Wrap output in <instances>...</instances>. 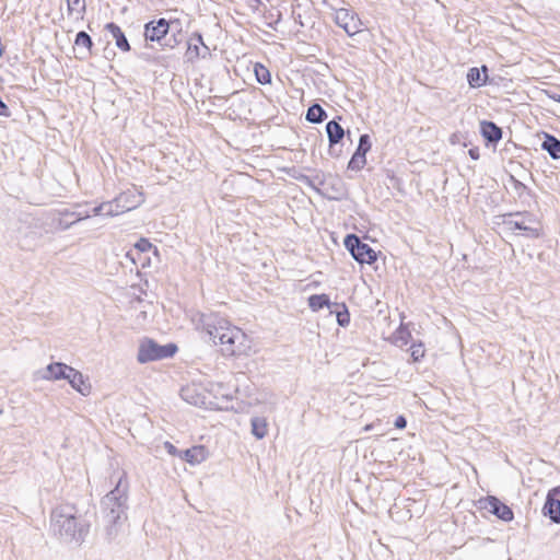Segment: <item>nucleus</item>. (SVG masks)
Instances as JSON below:
<instances>
[{
  "mask_svg": "<svg viewBox=\"0 0 560 560\" xmlns=\"http://www.w3.org/2000/svg\"><path fill=\"white\" fill-rule=\"evenodd\" d=\"M67 381L71 385V387L81 395L89 396L91 394V384L83 376V374L80 371L75 370L74 368H72Z\"/></svg>",
  "mask_w": 560,
  "mask_h": 560,
  "instance_id": "obj_15",
  "label": "nucleus"
},
{
  "mask_svg": "<svg viewBox=\"0 0 560 560\" xmlns=\"http://www.w3.org/2000/svg\"><path fill=\"white\" fill-rule=\"evenodd\" d=\"M544 510L555 523L560 524V486L548 492Z\"/></svg>",
  "mask_w": 560,
  "mask_h": 560,
  "instance_id": "obj_12",
  "label": "nucleus"
},
{
  "mask_svg": "<svg viewBox=\"0 0 560 560\" xmlns=\"http://www.w3.org/2000/svg\"><path fill=\"white\" fill-rule=\"evenodd\" d=\"M106 30L112 34L116 42V46L119 49L124 51H128L130 49L129 43L118 25L115 23H108L106 24Z\"/></svg>",
  "mask_w": 560,
  "mask_h": 560,
  "instance_id": "obj_18",
  "label": "nucleus"
},
{
  "mask_svg": "<svg viewBox=\"0 0 560 560\" xmlns=\"http://www.w3.org/2000/svg\"><path fill=\"white\" fill-rule=\"evenodd\" d=\"M469 155L474 159V160H477L478 159V153L476 152V150H469Z\"/></svg>",
  "mask_w": 560,
  "mask_h": 560,
  "instance_id": "obj_39",
  "label": "nucleus"
},
{
  "mask_svg": "<svg viewBox=\"0 0 560 560\" xmlns=\"http://www.w3.org/2000/svg\"><path fill=\"white\" fill-rule=\"evenodd\" d=\"M411 337V334L408 329L400 326L394 334H393V342L398 347H404L408 343L409 339Z\"/></svg>",
  "mask_w": 560,
  "mask_h": 560,
  "instance_id": "obj_28",
  "label": "nucleus"
},
{
  "mask_svg": "<svg viewBox=\"0 0 560 560\" xmlns=\"http://www.w3.org/2000/svg\"><path fill=\"white\" fill-rule=\"evenodd\" d=\"M153 248L151 242L147 238H140L136 244L135 248L127 253V257L136 264L137 260H140V255L147 253Z\"/></svg>",
  "mask_w": 560,
  "mask_h": 560,
  "instance_id": "obj_21",
  "label": "nucleus"
},
{
  "mask_svg": "<svg viewBox=\"0 0 560 560\" xmlns=\"http://www.w3.org/2000/svg\"><path fill=\"white\" fill-rule=\"evenodd\" d=\"M410 352H411V358L415 362L420 361L425 354V349H424L423 343H421V342L413 343L410 348Z\"/></svg>",
  "mask_w": 560,
  "mask_h": 560,
  "instance_id": "obj_33",
  "label": "nucleus"
},
{
  "mask_svg": "<svg viewBox=\"0 0 560 560\" xmlns=\"http://www.w3.org/2000/svg\"><path fill=\"white\" fill-rule=\"evenodd\" d=\"M75 45L78 47L90 49L92 46V39L85 32H79L75 37Z\"/></svg>",
  "mask_w": 560,
  "mask_h": 560,
  "instance_id": "obj_34",
  "label": "nucleus"
},
{
  "mask_svg": "<svg viewBox=\"0 0 560 560\" xmlns=\"http://www.w3.org/2000/svg\"><path fill=\"white\" fill-rule=\"evenodd\" d=\"M252 434L257 439L261 440L268 434V421L264 417H254L250 420Z\"/></svg>",
  "mask_w": 560,
  "mask_h": 560,
  "instance_id": "obj_19",
  "label": "nucleus"
},
{
  "mask_svg": "<svg viewBox=\"0 0 560 560\" xmlns=\"http://www.w3.org/2000/svg\"><path fill=\"white\" fill-rule=\"evenodd\" d=\"M254 71H255L256 79L259 83H261V84L270 83L271 75H270L269 70L266 67H264L260 63H256Z\"/></svg>",
  "mask_w": 560,
  "mask_h": 560,
  "instance_id": "obj_30",
  "label": "nucleus"
},
{
  "mask_svg": "<svg viewBox=\"0 0 560 560\" xmlns=\"http://www.w3.org/2000/svg\"><path fill=\"white\" fill-rule=\"evenodd\" d=\"M481 506L502 521L510 522L513 520L514 515L512 510L495 497H488L481 501Z\"/></svg>",
  "mask_w": 560,
  "mask_h": 560,
  "instance_id": "obj_11",
  "label": "nucleus"
},
{
  "mask_svg": "<svg viewBox=\"0 0 560 560\" xmlns=\"http://www.w3.org/2000/svg\"><path fill=\"white\" fill-rule=\"evenodd\" d=\"M72 366L62 363V362H52L48 364L45 369L38 372L39 378L44 381H61L69 377L71 373Z\"/></svg>",
  "mask_w": 560,
  "mask_h": 560,
  "instance_id": "obj_9",
  "label": "nucleus"
},
{
  "mask_svg": "<svg viewBox=\"0 0 560 560\" xmlns=\"http://www.w3.org/2000/svg\"><path fill=\"white\" fill-rule=\"evenodd\" d=\"M122 479L120 478L116 488L110 491L103 500L105 510H108L109 522L116 523L125 514L127 501V487H122Z\"/></svg>",
  "mask_w": 560,
  "mask_h": 560,
  "instance_id": "obj_5",
  "label": "nucleus"
},
{
  "mask_svg": "<svg viewBox=\"0 0 560 560\" xmlns=\"http://www.w3.org/2000/svg\"><path fill=\"white\" fill-rule=\"evenodd\" d=\"M371 427H372L371 424H368V425H365L364 430L369 431L371 429Z\"/></svg>",
  "mask_w": 560,
  "mask_h": 560,
  "instance_id": "obj_41",
  "label": "nucleus"
},
{
  "mask_svg": "<svg viewBox=\"0 0 560 560\" xmlns=\"http://www.w3.org/2000/svg\"><path fill=\"white\" fill-rule=\"evenodd\" d=\"M94 215H104V217H117L122 214V210L117 202V199L114 198L110 201H105L94 207L92 210Z\"/></svg>",
  "mask_w": 560,
  "mask_h": 560,
  "instance_id": "obj_17",
  "label": "nucleus"
},
{
  "mask_svg": "<svg viewBox=\"0 0 560 560\" xmlns=\"http://www.w3.org/2000/svg\"><path fill=\"white\" fill-rule=\"evenodd\" d=\"M504 225L511 232L516 230L525 232V235L532 238H538L541 234L539 221L529 213L508 214L503 220Z\"/></svg>",
  "mask_w": 560,
  "mask_h": 560,
  "instance_id": "obj_3",
  "label": "nucleus"
},
{
  "mask_svg": "<svg viewBox=\"0 0 560 560\" xmlns=\"http://www.w3.org/2000/svg\"><path fill=\"white\" fill-rule=\"evenodd\" d=\"M406 424H407V421H406V419L402 416H399V417L396 418L395 427L397 429H404V428H406Z\"/></svg>",
  "mask_w": 560,
  "mask_h": 560,
  "instance_id": "obj_38",
  "label": "nucleus"
},
{
  "mask_svg": "<svg viewBox=\"0 0 560 560\" xmlns=\"http://www.w3.org/2000/svg\"><path fill=\"white\" fill-rule=\"evenodd\" d=\"M337 322L340 326L346 327L350 323V315L347 308L337 313Z\"/></svg>",
  "mask_w": 560,
  "mask_h": 560,
  "instance_id": "obj_35",
  "label": "nucleus"
},
{
  "mask_svg": "<svg viewBox=\"0 0 560 560\" xmlns=\"http://www.w3.org/2000/svg\"><path fill=\"white\" fill-rule=\"evenodd\" d=\"M68 15L73 20H80L85 12V0H67Z\"/></svg>",
  "mask_w": 560,
  "mask_h": 560,
  "instance_id": "obj_24",
  "label": "nucleus"
},
{
  "mask_svg": "<svg viewBox=\"0 0 560 560\" xmlns=\"http://www.w3.org/2000/svg\"><path fill=\"white\" fill-rule=\"evenodd\" d=\"M366 163V159L364 156H362V154H357L354 153L348 164V167L350 170H361Z\"/></svg>",
  "mask_w": 560,
  "mask_h": 560,
  "instance_id": "obj_32",
  "label": "nucleus"
},
{
  "mask_svg": "<svg viewBox=\"0 0 560 560\" xmlns=\"http://www.w3.org/2000/svg\"><path fill=\"white\" fill-rule=\"evenodd\" d=\"M71 215L75 217V220L72 223L66 225L65 229H68L70 225H72L75 222L89 219L91 217V213L89 211H84V212L80 211V212H71Z\"/></svg>",
  "mask_w": 560,
  "mask_h": 560,
  "instance_id": "obj_36",
  "label": "nucleus"
},
{
  "mask_svg": "<svg viewBox=\"0 0 560 560\" xmlns=\"http://www.w3.org/2000/svg\"><path fill=\"white\" fill-rule=\"evenodd\" d=\"M550 97L560 103V95H551Z\"/></svg>",
  "mask_w": 560,
  "mask_h": 560,
  "instance_id": "obj_40",
  "label": "nucleus"
},
{
  "mask_svg": "<svg viewBox=\"0 0 560 560\" xmlns=\"http://www.w3.org/2000/svg\"><path fill=\"white\" fill-rule=\"evenodd\" d=\"M164 448L170 455L180 457L182 452L178 451L171 442H164Z\"/></svg>",
  "mask_w": 560,
  "mask_h": 560,
  "instance_id": "obj_37",
  "label": "nucleus"
},
{
  "mask_svg": "<svg viewBox=\"0 0 560 560\" xmlns=\"http://www.w3.org/2000/svg\"><path fill=\"white\" fill-rule=\"evenodd\" d=\"M180 395L183 399L190 405L202 407L206 409L220 408L219 404L211 400L206 390L197 384H190L183 387Z\"/></svg>",
  "mask_w": 560,
  "mask_h": 560,
  "instance_id": "obj_7",
  "label": "nucleus"
},
{
  "mask_svg": "<svg viewBox=\"0 0 560 560\" xmlns=\"http://www.w3.org/2000/svg\"><path fill=\"white\" fill-rule=\"evenodd\" d=\"M326 132L330 144L338 143L345 135L343 128L335 120H331L326 125Z\"/></svg>",
  "mask_w": 560,
  "mask_h": 560,
  "instance_id": "obj_25",
  "label": "nucleus"
},
{
  "mask_svg": "<svg viewBox=\"0 0 560 560\" xmlns=\"http://www.w3.org/2000/svg\"><path fill=\"white\" fill-rule=\"evenodd\" d=\"M331 303L326 294H313L308 298V306L313 312H317L323 307H330Z\"/></svg>",
  "mask_w": 560,
  "mask_h": 560,
  "instance_id": "obj_26",
  "label": "nucleus"
},
{
  "mask_svg": "<svg viewBox=\"0 0 560 560\" xmlns=\"http://www.w3.org/2000/svg\"><path fill=\"white\" fill-rule=\"evenodd\" d=\"M481 133L490 142H498L502 137L501 129L491 121L481 122Z\"/></svg>",
  "mask_w": 560,
  "mask_h": 560,
  "instance_id": "obj_20",
  "label": "nucleus"
},
{
  "mask_svg": "<svg viewBox=\"0 0 560 560\" xmlns=\"http://www.w3.org/2000/svg\"><path fill=\"white\" fill-rule=\"evenodd\" d=\"M209 337L214 345L220 347L224 357H248L255 353L253 339L240 327L224 318L215 320V325L209 328Z\"/></svg>",
  "mask_w": 560,
  "mask_h": 560,
  "instance_id": "obj_1",
  "label": "nucleus"
},
{
  "mask_svg": "<svg viewBox=\"0 0 560 560\" xmlns=\"http://www.w3.org/2000/svg\"><path fill=\"white\" fill-rule=\"evenodd\" d=\"M209 456L207 448L203 445H196L185 450L180 454V458L190 465H198L205 462Z\"/></svg>",
  "mask_w": 560,
  "mask_h": 560,
  "instance_id": "obj_16",
  "label": "nucleus"
},
{
  "mask_svg": "<svg viewBox=\"0 0 560 560\" xmlns=\"http://www.w3.org/2000/svg\"><path fill=\"white\" fill-rule=\"evenodd\" d=\"M335 22L338 26L343 28L349 36H353L362 30V22L357 13L346 8L336 10Z\"/></svg>",
  "mask_w": 560,
  "mask_h": 560,
  "instance_id": "obj_8",
  "label": "nucleus"
},
{
  "mask_svg": "<svg viewBox=\"0 0 560 560\" xmlns=\"http://www.w3.org/2000/svg\"><path fill=\"white\" fill-rule=\"evenodd\" d=\"M370 149H371V141H370L369 135H362L359 140L358 149L354 153H357V154L361 153L362 156L365 158V154L370 151Z\"/></svg>",
  "mask_w": 560,
  "mask_h": 560,
  "instance_id": "obj_31",
  "label": "nucleus"
},
{
  "mask_svg": "<svg viewBox=\"0 0 560 560\" xmlns=\"http://www.w3.org/2000/svg\"><path fill=\"white\" fill-rule=\"evenodd\" d=\"M170 24L165 19H160L158 22H150L145 25V38L149 40L162 39L168 31Z\"/></svg>",
  "mask_w": 560,
  "mask_h": 560,
  "instance_id": "obj_14",
  "label": "nucleus"
},
{
  "mask_svg": "<svg viewBox=\"0 0 560 560\" xmlns=\"http://www.w3.org/2000/svg\"><path fill=\"white\" fill-rule=\"evenodd\" d=\"M541 148L547 151L552 159H560V140L557 138L546 135Z\"/></svg>",
  "mask_w": 560,
  "mask_h": 560,
  "instance_id": "obj_23",
  "label": "nucleus"
},
{
  "mask_svg": "<svg viewBox=\"0 0 560 560\" xmlns=\"http://www.w3.org/2000/svg\"><path fill=\"white\" fill-rule=\"evenodd\" d=\"M51 528L60 540L81 545L89 533L88 523L72 504H60L51 512Z\"/></svg>",
  "mask_w": 560,
  "mask_h": 560,
  "instance_id": "obj_2",
  "label": "nucleus"
},
{
  "mask_svg": "<svg viewBox=\"0 0 560 560\" xmlns=\"http://www.w3.org/2000/svg\"><path fill=\"white\" fill-rule=\"evenodd\" d=\"M209 55V48L203 44L201 35L197 34L188 42L185 57L188 61H195L197 58H205Z\"/></svg>",
  "mask_w": 560,
  "mask_h": 560,
  "instance_id": "obj_13",
  "label": "nucleus"
},
{
  "mask_svg": "<svg viewBox=\"0 0 560 560\" xmlns=\"http://www.w3.org/2000/svg\"><path fill=\"white\" fill-rule=\"evenodd\" d=\"M345 246L351 253L352 257L360 264H373L376 260V253L372 247L362 243L360 238L350 234L345 238Z\"/></svg>",
  "mask_w": 560,
  "mask_h": 560,
  "instance_id": "obj_6",
  "label": "nucleus"
},
{
  "mask_svg": "<svg viewBox=\"0 0 560 560\" xmlns=\"http://www.w3.org/2000/svg\"><path fill=\"white\" fill-rule=\"evenodd\" d=\"M325 116H326L325 110L318 104L312 105L307 109V113H306V119L310 122H314V124H318V122L323 121Z\"/></svg>",
  "mask_w": 560,
  "mask_h": 560,
  "instance_id": "obj_27",
  "label": "nucleus"
},
{
  "mask_svg": "<svg viewBox=\"0 0 560 560\" xmlns=\"http://www.w3.org/2000/svg\"><path fill=\"white\" fill-rule=\"evenodd\" d=\"M116 199L122 212L126 213L140 207L144 202V195L141 190L131 188L119 194Z\"/></svg>",
  "mask_w": 560,
  "mask_h": 560,
  "instance_id": "obj_10",
  "label": "nucleus"
},
{
  "mask_svg": "<svg viewBox=\"0 0 560 560\" xmlns=\"http://www.w3.org/2000/svg\"><path fill=\"white\" fill-rule=\"evenodd\" d=\"M218 318H212L203 313H195L191 316V322L195 325L196 329L205 330L209 335V328L215 325V320Z\"/></svg>",
  "mask_w": 560,
  "mask_h": 560,
  "instance_id": "obj_22",
  "label": "nucleus"
},
{
  "mask_svg": "<svg viewBox=\"0 0 560 560\" xmlns=\"http://www.w3.org/2000/svg\"><path fill=\"white\" fill-rule=\"evenodd\" d=\"M177 347L173 343L161 346L151 339H144L140 342L137 360L140 363L171 358L175 354Z\"/></svg>",
  "mask_w": 560,
  "mask_h": 560,
  "instance_id": "obj_4",
  "label": "nucleus"
},
{
  "mask_svg": "<svg viewBox=\"0 0 560 560\" xmlns=\"http://www.w3.org/2000/svg\"><path fill=\"white\" fill-rule=\"evenodd\" d=\"M486 78L487 77L481 78L478 68H471L467 73V81L471 88L481 86L486 82Z\"/></svg>",
  "mask_w": 560,
  "mask_h": 560,
  "instance_id": "obj_29",
  "label": "nucleus"
}]
</instances>
